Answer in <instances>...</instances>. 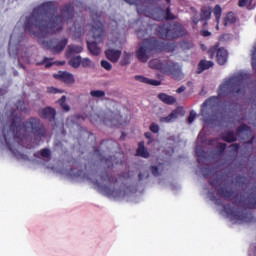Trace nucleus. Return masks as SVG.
<instances>
[{"label":"nucleus","mask_w":256,"mask_h":256,"mask_svg":"<svg viewBox=\"0 0 256 256\" xmlns=\"http://www.w3.org/2000/svg\"><path fill=\"white\" fill-rule=\"evenodd\" d=\"M252 67H253V69H255V62L252 63Z\"/></svg>","instance_id":"0e129e2a"},{"label":"nucleus","mask_w":256,"mask_h":256,"mask_svg":"<svg viewBox=\"0 0 256 256\" xmlns=\"http://www.w3.org/2000/svg\"><path fill=\"white\" fill-rule=\"evenodd\" d=\"M16 111H27L25 101L18 100L15 104V109L7 112V115H11L13 119L8 131L5 132V130H2L4 143L11 153H15L11 141H14L13 143H17V145H25V141H29L31 135H33L35 141H41V139L47 137V128H45V125L41 123L39 118L31 117L23 122L21 117L15 116Z\"/></svg>","instance_id":"f03ea898"},{"label":"nucleus","mask_w":256,"mask_h":256,"mask_svg":"<svg viewBox=\"0 0 256 256\" xmlns=\"http://www.w3.org/2000/svg\"><path fill=\"white\" fill-rule=\"evenodd\" d=\"M53 13H57L55 2H43L35 7L29 16L25 17L23 29L31 37L38 39V43L43 49L50 50L53 55H59L65 51L69 39L62 38L59 40L54 38L49 41L43 39L63 31L65 21L69 23L75 15V6H73V3H67L61 7L60 14L55 15Z\"/></svg>","instance_id":"f257e3e1"},{"label":"nucleus","mask_w":256,"mask_h":256,"mask_svg":"<svg viewBox=\"0 0 256 256\" xmlns=\"http://www.w3.org/2000/svg\"><path fill=\"white\" fill-rule=\"evenodd\" d=\"M54 78L66 85H73L75 83V76L67 71H59L57 74H54Z\"/></svg>","instance_id":"9b49d317"},{"label":"nucleus","mask_w":256,"mask_h":256,"mask_svg":"<svg viewBox=\"0 0 256 256\" xmlns=\"http://www.w3.org/2000/svg\"><path fill=\"white\" fill-rule=\"evenodd\" d=\"M100 161L106 163L107 167H111L113 165V157L110 156L109 158L100 157Z\"/></svg>","instance_id":"e433bc0d"},{"label":"nucleus","mask_w":256,"mask_h":256,"mask_svg":"<svg viewBox=\"0 0 256 256\" xmlns=\"http://www.w3.org/2000/svg\"><path fill=\"white\" fill-rule=\"evenodd\" d=\"M48 93L57 94V93H61V91H59L57 88L50 87V88H48Z\"/></svg>","instance_id":"864d4df0"},{"label":"nucleus","mask_w":256,"mask_h":256,"mask_svg":"<svg viewBox=\"0 0 256 256\" xmlns=\"http://www.w3.org/2000/svg\"><path fill=\"white\" fill-rule=\"evenodd\" d=\"M217 183H219V180H217V179L209 181V184L211 185V187H216Z\"/></svg>","instance_id":"5fc2aeb1"},{"label":"nucleus","mask_w":256,"mask_h":256,"mask_svg":"<svg viewBox=\"0 0 256 256\" xmlns=\"http://www.w3.org/2000/svg\"><path fill=\"white\" fill-rule=\"evenodd\" d=\"M126 3H128L129 5H135V1L136 0H124Z\"/></svg>","instance_id":"13d9d810"},{"label":"nucleus","mask_w":256,"mask_h":256,"mask_svg":"<svg viewBox=\"0 0 256 256\" xmlns=\"http://www.w3.org/2000/svg\"><path fill=\"white\" fill-rule=\"evenodd\" d=\"M219 49L215 48V47H212L208 50V55L210 57V59H213V57H215V55H217V51Z\"/></svg>","instance_id":"37998d69"},{"label":"nucleus","mask_w":256,"mask_h":256,"mask_svg":"<svg viewBox=\"0 0 256 256\" xmlns=\"http://www.w3.org/2000/svg\"><path fill=\"white\" fill-rule=\"evenodd\" d=\"M163 51V45L155 37L146 38L136 51V57L140 63H147L154 53Z\"/></svg>","instance_id":"7ed1b4c3"},{"label":"nucleus","mask_w":256,"mask_h":256,"mask_svg":"<svg viewBox=\"0 0 256 256\" xmlns=\"http://www.w3.org/2000/svg\"><path fill=\"white\" fill-rule=\"evenodd\" d=\"M101 67H103V69H106V71H111V69H113V65H111L107 60L101 61Z\"/></svg>","instance_id":"c9c22d12"},{"label":"nucleus","mask_w":256,"mask_h":256,"mask_svg":"<svg viewBox=\"0 0 256 256\" xmlns=\"http://www.w3.org/2000/svg\"><path fill=\"white\" fill-rule=\"evenodd\" d=\"M247 203H248L249 209H256V196H255V194L251 193L247 197Z\"/></svg>","instance_id":"c756f323"},{"label":"nucleus","mask_w":256,"mask_h":256,"mask_svg":"<svg viewBox=\"0 0 256 256\" xmlns=\"http://www.w3.org/2000/svg\"><path fill=\"white\" fill-rule=\"evenodd\" d=\"M237 133H251V127H249L247 124H241L237 128Z\"/></svg>","instance_id":"7c9ffc66"},{"label":"nucleus","mask_w":256,"mask_h":256,"mask_svg":"<svg viewBox=\"0 0 256 256\" xmlns=\"http://www.w3.org/2000/svg\"><path fill=\"white\" fill-rule=\"evenodd\" d=\"M191 21L194 23V25H197V23L201 21V18L198 16V14H196L191 18Z\"/></svg>","instance_id":"8fccbe9b"},{"label":"nucleus","mask_w":256,"mask_h":256,"mask_svg":"<svg viewBox=\"0 0 256 256\" xmlns=\"http://www.w3.org/2000/svg\"><path fill=\"white\" fill-rule=\"evenodd\" d=\"M148 177H149V172L140 173L138 175L139 181H143V179H148Z\"/></svg>","instance_id":"de8ad7c7"},{"label":"nucleus","mask_w":256,"mask_h":256,"mask_svg":"<svg viewBox=\"0 0 256 256\" xmlns=\"http://www.w3.org/2000/svg\"><path fill=\"white\" fill-rule=\"evenodd\" d=\"M83 51V47L75 44H70L66 49V57H73V55H77Z\"/></svg>","instance_id":"dca6fc26"},{"label":"nucleus","mask_w":256,"mask_h":256,"mask_svg":"<svg viewBox=\"0 0 256 256\" xmlns=\"http://www.w3.org/2000/svg\"><path fill=\"white\" fill-rule=\"evenodd\" d=\"M232 203H233V205H237V202H236V201H233Z\"/></svg>","instance_id":"69168bd1"},{"label":"nucleus","mask_w":256,"mask_h":256,"mask_svg":"<svg viewBox=\"0 0 256 256\" xmlns=\"http://www.w3.org/2000/svg\"><path fill=\"white\" fill-rule=\"evenodd\" d=\"M100 178L101 181H107V183H110L115 185V183H117V178H115V176H111L109 175V173H107V171H104L100 174Z\"/></svg>","instance_id":"b1692460"},{"label":"nucleus","mask_w":256,"mask_h":256,"mask_svg":"<svg viewBox=\"0 0 256 256\" xmlns=\"http://www.w3.org/2000/svg\"><path fill=\"white\" fill-rule=\"evenodd\" d=\"M200 35H202V37H211V32H209V30H202Z\"/></svg>","instance_id":"3c124183"},{"label":"nucleus","mask_w":256,"mask_h":256,"mask_svg":"<svg viewBox=\"0 0 256 256\" xmlns=\"http://www.w3.org/2000/svg\"><path fill=\"white\" fill-rule=\"evenodd\" d=\"M181 113V111L179 109H175L173 110L168 116L166 117H162L160 119V121L163 123H171V121H173L174 119H177V117H179V114Z\"/></svg>","instance_id":"4be33fe9"},{"label":"nucleus","mask_w":256,"mask_h":256,"mask_svg":"<svg viewBox=\"0 0 256 256\" xmlns=\"http://www.w3.org/2000/svg\"><path fill=\"white\" fill-rule=\"evenodd\" d=\"M135 79H136V81H139L140 83H145L146 85H148V83H149V78L144 77L142 75H136Z\"/></svg>","instance_id":"ea45409f"},{"label":"nucleus","mask_w":256,"mask_h":256,"mask_svg":"<svg viewBox=\"0 0 256 256\" xmlns=\"http://www.w3.org/2000/svg\"><path fill=\"white\" fill-rule=\"evenodd\" d=\"M149 67L160 71V73H164V75H171L172 79H175L176 81H181V79H183L181 68L172 60L167 59L161 61L159 59H153L150 60Z\"/></svg>","instance_id":"20e7f679"},{"label":"nucleus","mask_w":256,"mask_h":256,"mask_svg":"<svg viewBox=\"0 0 256 256\" xmlns=\"http://www.w3.org/2000/svg\"><path fill=\"white\" fill-rule=\"evenodd\" d=\"M163 13V17L166 21H175L176 17L173 13H171V8L167 7L165 10H161Z\"/></svg>","instance_id":"a878e982"},{"label":"nucleus","mask_w":256,"mask_h":256,"mask_svg":"<svg viewBox=\"0 0 256 256\" xmlns=\"http://www.w3.org/2000/svg\"><path fill=\"white\" fill-rule=\"evenodd\" d=\"M41 157H44V159H49L51 157V150L49 148H43L40 151Z\"/></svg>","instance_id":"f704fd0d"},{"label":"nucleus","mask_w":256,"mask_h":256,"mask_svg":"<svg viewBox=\"0 0 256 256\" xmlns=\"http://www.w3.org/2000/svg\"><path fill=\"white\" fill-rule=\"evenodd\" d=\"M150 170H151L152 175H154V177H159V167L151 166Z\"/></svg>","instance_id":"a18cd8bd"},{"label":"nucleus","mask_w":256,"mask_h":256,"mask_svg":"<svg viewBox=\"0 0 256 256\" xmlns=\"http://www.w3.org/2000/svg\"><path fill=\"white\" fill-rule=\"evenodd\" d=\"M229 59V52L225 48H219L216 52L218 65H225Z\"/></svg>","instance_id":"f8f14e48"},{"label":"nucleus","mask_w":256,"mask_h":256,"mask_svg":"<svg viewBox=\"0 0 256 256\" xmlns=\"http://www.w3.org/2000/svg\"><path fill=\"white\" fill-rule=\"evenodd\" d=\"M166 1V3H171V0H165Z\"/></svg>","instance_id":"338daca9"},{"label":"nucleus","mask_w":256,"mask_h":256,"mask_svg":"<svg viewBox=\"0 0 256 256\" xmlns=\"http://www.w3.org/2000/svg\"><path fill=\"white\" fill-rule=\"evenodd\" d=\"M196 153H197L199 161H201V154L199 153V151H197Z\"/></svg>","instance_id":"680f3d73"},{"label":"nucleus","mask_w":256,"mask_h":256,"mask_svg":"<svg viewBox=\"0 0 256 256\" xmlns=\"http://www.w3.org/2000/svg\"><path fill=\"white\" fill-rule=\"evenodd\" d=\"M60 65H65V61L60 62Z\"/></svg>","instance_id":"e2e57ef3"},{"label":"nucleus","mask_w":256,"mask_h":256,"mask_svg":"<svg viewBox=\"0 0 256 256\" xmlns=\"http://www.w3.org/2000/svg\"><path fill=\"white\" fill-rule=\"evenodd\" d=\"M245 81L243 74L236 75L220 85L218 97H229V95H239Z\"/></svg>","instance_id":"423d86ee"},{"label":"nucleus","mask_w":256,"mask_h":256,"mask_svg":"<svg viewBox=\"0 0 256 256\" xmlns=\"http://www.w3.org/2000/svg\"><path fill=\"white\" fill-rule=\"evenodd\" d=\"M219 101V97L212 96L204 101L201 108V115L203 117L204 123H208L213 125V123H217V102Z\"/></svg>","instance_id":"6e6552de"},{"label":"nucleus","mask_w":256,"mask_h":256,"mask_svg":"<svg viewBox=\"0 0 256 256\" xmlns=\"http://www.w3.org/2000/svg\"><path fill=\"white\" fill-rule=\"evenodd\" d=\"M14 75H18V72H17V71H14Z\"/></svg>","instance_id":"774afa93"},{"label":"nucleus","mask_w":256,"mask_h":256,"mask_svg":"<svg viewBox=\"0 0 256 256\" xmlns=\"http://www.w3.org/2000/svg\"><path fill=\"white\" fill-rule=\"evenodd\" d=\"M122 119L123 116H121V114H113L110 119L104 121L109 127H119Z\"/></svg>","instance_id":"4468645a"},{"label":"nucleus","mask_w":256,"mask_h":256,"mask_svg":"<svg viewBox=\"0 0 256 256\" xmlns=\"http://www.w3.org/2000/svg\"><path fill=\"white\" fill-rule=\"evenodd\" d=\"M50 59L47 57H44L43 61L37 62V66L45 65L46 69H49V67H53V63L49 62Z\"/></svg>","instance_id":"473e14b6"},{"label":"nucleus","mask_w":256,"mask_h":256,"mask_svg":"<svg viewBox=\"0 0 256 256\" xmlns=\"http://www.w3.org/2000/svg\"><path fill=\"white\" fill-rule=\"evenodd\" d=\"M105 55L111 63H117L121 59V50L108 49L105 51Z\"/></svg>","instance_id":"ddd939ff"},{"label":"nucleus","mask_w":256,"mask_h":256,"mask_svg":"<svg viewBox=\"0 0 256 256\" xmlns=\"http://www.w3.org/2000/svg\"><path fill=\"white\" fill-rule=\"evenodd\" d=\"M101 190L106 195V197H117V191L112 190L108 186H101Z\"/></svg>","instance_id":"c85d7f7f"},{"label":"nucleus","mask_w":256,"mask_h":256,"mask_svg":"<svg viewBox=\"0 0 256 256\" xmlns=\"http://www.w3.org/2000/svg\"><path fill=\"white\" fill-rule=\"evenodd\" d=\"M223 209L232 221H236L237 223H251L253 221V214L246 209L238 211L237 208L231 207L230 204L224 205Z\"/></svg>","instance_id":"1a4fd4ad"},{"label":"nucleus","mask_w":256,"mask_h":256,"mask_svg":"<svg viewBox=\"0 0 256 256\" xmlns=\"http://www.w3.org/2000/svg\"><path fill=\"white\" fill-rule=\"evenodd\" d=\"M158 99L162 101V103H165V105H175V103H177V99L175 97L166 93L158 94Z\"/></svg>","instance_id":"f3484780"},{"label":"nucleus","mask_w":256,"mask_h":256,"mask_svg":"<svg viewBox=\"0 0 256 256\" xmlns=\"http://www.w3.org/2000/svg\"><path fill=\"white\" fill-rule=\"evenodd\" d=\"M130 59H131V56L125 53L120 61V65H122V67H125V65H129Z\"/></svg>","instance_id":"72a5a7b5"},{"label":"nucleus","mask_w":256,"mask_h":256,"mask_svg":"<svg viewBox=\"0 0 256 256\" xmlns=\"http://www.w3.org/2000/svg\"><path fill=\"white\" fill-rule=\"evenodd\" d=\"M221 139L226 143H235L237 141V134L233 131H227L221 135Z\"/></svg>","instance_id":"aec40b11"},{"label":"nucleus","mask_w":256,"mask_h":256,"mask_svg":"<svg viewBox=\"0 0 256 256\" xmlns=\"http://www.w3.org/2000/svg\"><path fill=\"white\" fill-rule=\"evenodd\" d=\"M237 23V17L234 12H228L224 17V25L228 27V25H235Z\"/></svg>","instance_id":"5701e85b"},{"label":"nucleus","mask_w":256,"mask_h":256,"mask_svg":"<svg viewBox=\"0 0 256 256\" xmlns=\"http://www.w3.org/2000/svg\"><path fill=\"white\" fill-rule=\"evenodd\" d=\"M12 43H13V35H11V37H10V41H9V50L11 49Z\"/></svg>","instance_id":"bf43d9fd"},{"label":"nucleus","mask_w":256,"mask_h":256,"mask_svg":"<svg viewBox=\"0 0 256 256\" xmlns=\"http://www.w3.org/2000/svg\"><path fill=\"white\" fill-rule=\"evenodd\" d=\"M247 3H249V0H239L238 1L239 7H246Z\"/></svg>","instance_id":"603ef678"},{"label":"nucleus","mask_w":256,"mask_h":256,"mask_svg":"<svg viewBox=\"0 0 256 256\" xmlns=\"http://www.w3.org/2000/svg\"><path fill=\"white\" fill-rule=\"evenodd\" d=\"M151 133H159V124L153 122L149 127Z\"/></svg>","instance_id":"a19ab883"},{"label":"nucleus","mask_w":256,"mask_h":256,"mask_svg":"<svg viewBox=\"0 0 256 256\" xmlns=\"http://www.w3.org/2000/svg\"><path fill=\"white\" fill-rule=\"evenodd\" d=\"M148 85H153L154 87H159V85H161V81L148 79Z\"/></svg>","instance_id":"49530a36"},{"label":"nucleus","mask_w":256,"mask_h":256,"mask_svg":"<svg viewBox=\"0 0 256 256\" xmlns=\"http://www.w3.org/2000/svg\"><path fill=\"white\" fill-rule=\"evenodd\" d=\"M69 65L74 69H79V67L81 66V56H76L70 59Z\"/></svg>","instance_id":"cd10ccee"},{"label":"nucleus","mask_w":256,"mask_h":256,"mask_svg":"<svg viewBox=\"0 0 256 256\" xmlns=\"http://www.w3.org/2000/svg\"><path fill=\"white\" fill-rule=\"evenodd\" d=\"M156 31L158 37L164 41L167 39L169 41H171V39H179V37H185V35H187V30H185V27L177 23L171 26L167 24H161L157 26Z\"/></svg>","instance_id":"0eeeda50"},{"label":"nucleus","mask_w":256,"mask_h":256,"mask_svg":"<svg viewBox=\"0 0 256 256\" xmlns=\"http://www.w3.org/2000/svg\"><path fill=\"white\" fill-rule=\"evenodd\" d=\"M230 147L233 148L234 151H239V144H232Z\"/></svg>","instance_id":"4d7b16f0"},{"label":"nucleus","mask_w":256,"mask_h":256,"mask_svg":"<svg viewBox=\"0 0 256 256\" xmlns=\"http://www.w3.org/2000/svg\"><path fill=\"white\" fill-rule=\"evenodd\" d=\"M185 86H180L177 90H176V93H184L185 91Z\"/></svg>","instance_id":"6e6d98bb"},{"label":"nucleus","mask_w":256,"mask_h":256,"mask_svg":"<svg viewBox=\"0 0 256 256\" xmlns=\"http://www.w3.org/2000/svg\"><path fill=\"white\" fill-rule=\"evenodd\" d=\"M213 13V10L209 6H203L201 8V14L200 19L201 21H209L211 19V14Z\"/></svg>","instance_id":"412c9836"},{"label":"nucleus","mask_w":256,"mask_h":256,"mask_svg":"<svg viewBox=\"0 0 256 256\" xmlns=\"http://www.w3.org/2000/svg\"><path fill=\"white\" fill-rule=\"evenodd\" d=\"M92 33L95 41H87V47L91 55H95L97 57V55H101V47H99V43H103V39L105 37V25H103V22H101L99 18L94 20Z\"/></svg>","instance_id":"39448f33"},{"label":"nucleus","mask_w":256,"mask_h":256,"mask_svg":"<svg viewBox=\"0 0 256 256\" xmlns=\"http://www.w3.org/2000/svg\"><path fill=\"white\" fill-rule=\"evenodd\" d=\"M58 103H59L61 109H63V111H66V112L71 111V107H69V105H67V96H62L58 100Z\"/></svg>","instance_id":"bb28decb"},{"label":"nucleus","mask_w":256,"mask_h":256,"mask_svg":"<svg viewBox=\"0 0 256 256\" xmlns=\"http://www.w3.org/2000/svg\"><path fill=\"white\" fill-rule=\"evenodd\" d=\"M225 149H227V144L220 143L216 146V150L220 153V155H223L225 153Z\"/></svg>","instance_id":"4c0bfd02"},{"label":"nucleus","mask_w":256,"mask_h":256,"mask_svg":"<svg viewBox=\"0 0 256 256\" xmlns=\"http://www.w3.org/2000/svg\"><path fill=\"white\" fill-rule=\"evenodd\" d=\"M223 13V9L221 8L220 5H216L213 9V14L216 17V22H217V29H219V22L221 21V15Z\"/></svg>","instance_id":"393cba45"},{"label":"nucleus","mask_w":256,"mask_h":256,"mask_svg":"<svg viewBox=\"0 0 256 256\" xmlns=\"http://www.w3.org/2000/svg\"><path fill=\"white\" fill-rule=\"evenodd\" d=\"M246 178L245 176L238 175L235 177V183L237 185H245Z\"/></svg>","instance_id":"58836bf2"},{"label":"nucleus","mask_w":256,"mask_h":256,"mask_svg":"<svg viewBox=\"0 0 256 256\" xmlns=\"http://www.w3.org/2000/svg\"><path fill=\"white\" fill-rule=\"evenodd\" d=\"M38 115L41 119H45L46 121L53 123V121H55V117H57V110L53 107L47 106L40 110Z\"/></svg>","instance_id":"9d476101"},{"label":"nucleus","mask_w":256,"mask_h":256,"mask_svg":"<svg viewBox=\"0 0 256 256\" xmlns=\"http://www.w3.org/2000/svg\"><path fill=\"white\" fill-rule=\"evenodd\" d=\"M213 61H209V60H201L198 64L196 73L198 75H201V73H203V71H207V69H211V67H213Z\"/></svg>","instance_id":"2eb2a0df"},{"label":"nucleus","mask_w":256,"mask_h":256,"mask_svg":"<svg viewBox=\"0 0 256 256\" xmlns=\"http://www.w3.org/2000/svg\"><path fill=\"white\" fill-rule=\"evenodd\" d=\"M253 139L255 138H252L251 140L248 141V145H253Z\"/></svg>","instance_id":"052dcab7"},{"label":"nucleus","mask_w":256,"mask_h":256,"mask_svg":"<svg viewBox=\"0 0 256 256\" xmlns=\"http://www.w3.org/2000/svg\"><path fill=\"white\" fill-rule=\"evenodd\" d=\"M144 136L146 137V139H149L148 145H150V143H153V134H151V132H146Z\"/></svg>","instance_id":"09e8293b"},{"label":"nucleus","mask_w":256,"mask_h":256,"mask_svg":"<svg viewBox=\"0 0 256 256\" xmlns=\"http://www.w3.org/2000/svg\"><path fill=\"white\" fill-rule=\"evenodd\" d=\"M197 117V113H195L193 110L190 111V114L188 116V123H193L195 121V118Z\"/></svg>","instance_id":"c03bdc74"},{"label":"nucleus","mask_w":256,"mask_h":256,"mask_svg":"<svg viewBox=\"0 0 256 256\" xmlns=\"http://www.w3.org/2000/svg\"><path fill=\"white\" fill-rule=\"evenodd\" d=\"M136 153L138 157H143V159H149V157L151 156L147 148H145V142H139Z\"/></svg>","instance_id":"6ab92c4d"},{"label":"nucleus","mask_w":256,"mask_h":256,"mask_svg":"<svg viewBox=\"0 0 256 256\" xmlns=\"http://www.w3.org/2000/svg\"><path fill=\"white\" fill-rule=\"evenodd\" d=\"M90 95L91 97H96V98H101V97H105V91L103 90H92L90 91Z\"/></svg>","instance_id":"2f4dec72"},{"label":"nucleus","mask_w":256,"mask_h":256,"mask_svg":"<svg viewBox=\"0 0 256 256\" xmlns=\"http://www.w3.org/2000/svg\"><path fill=\"white\" fill-rule=\"evenodd\" d=\"M80 65H82V67H91V59L89 58H84L81 59Z\"/></svg>","instance_id":"79ce46f5"},{"label":"nucleus","mask_w":256,"mask_h":256,"mask_svg":"<svg viewBox=\"0 0 256 256\" xmlns=\"http://www.w3.org/2000/svg\"><path fill=\"white\" fill-rule=\"evenodd\" d=\"M217 194L220 195V197H224L226 201H232L233 195H235V191L228 190L226 188H219L217 190Z\"/></svg>","instance_id":"a211bd4d"}]
</instances>
